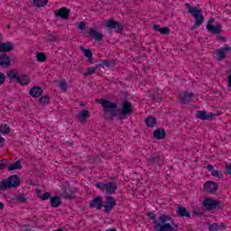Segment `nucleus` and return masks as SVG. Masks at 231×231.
<instances>
[{
  "instance_id": "f257e3e1",
  "label": "nucleus",
  "mask_w": 231,
  "mask_h": 231,
  "mask_svg": "<svg viewBox=\"0 0 231 231\" xmlns=\"http://www.w3.org/2000/svg\"><path fill=\"white\" fill-rule=\"evenodd\" d=\"M96 102L97 104H100L101 106L103 107L105 117L107 118V120H113V118L116 116V108L117 107L116 103H113L104 98L97 99Z\"/></svg>"
},
{
  "instance_id": "f03ea898",
  "label": "nucleus",
  "mask_w": 231,
  "mask_h": 231,
  "mask_svg": "<svg viewBox=\"0 0 231 231\" xmlns=\"http://www.w3.org/2000/svg\"><path fill=\"white\" fill-rule=\"evenodd\" d=\"M185 6L188 9L189 14H190V15H192L195 19L193 28H199V26L205 23V17L203 16L201 9L199 7H192L189 3H186Z\"/></svg>"
},
{
  "instance_id": "7ed1b4c3",
  "label": "nucleus",
  "mask_w": 231,
  "mask_h": 231,
  "mask_svg": "<svg viewBox=\"0 0 231 231\" xmlns=\"http://www.w3.org/2000/svg\"><path fill=\"white\" fill-rule=\"evenodd\" d=\"M21 185V180L17 175H12L8 179L0 181V190H7V189H15Z\"/></svg>"
},
{
  "instance_id": "20e7f679",
  "label": "nucleus",
  "mask_w": 231,
  "mask_h": 231,
  "mask_svg": "<svg viewBox=\"0 0 231 231\" xmlns=\"http://www.w3.org/2000/svg\"><path fill=\"white\" fill-rule=\"evenodd\" d=\"M214 18H209L208 20L206 29L208 30V33H212L213 35H219V33L223 32V24H221V23H217L214 25Z\"/></svg>"
},
{
  "instance_id": "39448f33",
  "label": "nucleus",
  "mask_w": 231,
  "mask_h": 231,
  "mask_svg": "<svg viewBox=\"0 0 231 231\" xmlns=\"http://www.w3.org/2000/svg\"><path fill=\"white\" fill-rule=\"evenodd\" d=\"M97 189L99 190H102V192H106L107 194H115L116 192V189H118V186L113 181L110 182H97L96 183Z\"/></svg>"
},
{
  "instance_id": "423d86ee",
  "label": "nucleus",
  "mask_w": 231,
  "mask_h": 231,
  "mask_svg": "<svg viewBox=\"0 0 231 231\" xmlns=\"http://www.w3.org/2000/svg\"><path fill=\"white\" fill-rule=\"evenodd\" d=\"M159 220L162 223V226H157V231H177L171 223H167V221L171 220V217L167 215H161L159 217Z\"/></svg>"
},
{
  "instance_id": "0eeeda50",
  "label": "nucleus",
  "mask_w": 231,
  "mask_h": 231,
  "mask_svg": "<svg viewBox=\"0 0 231 231\" xmlns=\"http://www.w3.org/2000/svg\"><path fill=\"white\" fill-rule=\"evenodd\" d=\"M203 207L207 210H216L221 208V201L214 200L212 198H206L202 202Z\"/></svg>"
},
{
  "instance_id": "6e6552de",
  "label": "nucleus",
  "mask_w": 231,
  "mask_h": 231,
  "mask_svg": "<svg viewBox=\"0 0 231 231\" xmlns=\"http://www.w3.org/2000/svg\"><path fill=\"white\" fill-rule=\"evenodd\" d=\"M104 207V213L109 214L116 207V200H115V198L111 196L106 197L105 205Z\"/></svg>"
},
{
  "instance_id": "1a4fd4ad",
  "label": "nucleus",
  "mask_w": 231,
  "mask_h": 231,
  "mask_svg": "<svg viewBox=\"0 0 231 231\" xmlns=\"http://www.w3.org/2000/svg\"><path fill=\"white\" fill-rule=\"evenodd\" d=\"M105 24L106 28H109V30H114L116 33H120L124 30V26L115 20H106Z\"/></svg>"
},
{
  "instance_id": "9d476101",
  "label": "nucleus",
  "mask_w": 231,
  "mask_h": 231,
  "mask_svg": "<svg viewBox=\"0 0 231 231\" xmlns=\"http://www.w3.org/2000/svg\"><path fill=\"white\" fill-rule=\"evenodd\" d=\"M217 189H219V185L215 181L208 180L204 183V192H207L208 194H214L217 192Z\"/></svg>"
},
{
  "instance_id": "9b49d317",
  "label": "nucleus",
  "mask_w": 231,
  "mask_h": 231,
  "mask_svg": "<svg viewBox=\"0 0 231 231\" xmlns=\"http://www.w3.org/2000/svg\"><path fill=\"white\" fill-rule=\"evenodd\" d=\"M90 208H97V210H102V207H104V200L102 197L94 198L89 204Z\"/></svg>"
},
{
  "instance_id": "f8f14e48",
  "label": "nucleus",
  "mask_w": 231,
  "mask_h": 231,
  "mask_svg": "<svg viewBox=\"0 0 231 231\" xmlns=\"http://www.w3.org/2000/svg\"><path fill=\"white\" fill-rule=\"evenodd\" d=\"M214 116H216V114H207V111L205 110L197 111L196 113V117L199 118V120H213Z\"/></svg>"
},
{
  "instance_id": "ddd939ff",
  "label": "nucleus",
  "mask_w": 231,
  "mask_h": 231,
  "mask_svg": "<svg viewBox=\"0 0 231 231\" xmlns=\"http://www.w3.org/2000/svg\"><path fill=\"white\" fill-rule=\"evenodd\" d=\"M132 112H133V105L126 101L122 105L120 117L122 118V116H127V115H131Z\"/></svg>"
},
{
  "instance_id": "4468645a",
  "label": "nucleus",
  "mask_w": 231,
  "mask_h": 231,
  "mask_svg": "<svg viewBox=\"0 0 231 231\" xmlns=\"http://www.w3.org/2000/svg\"><path fill=\"white\" fill-rule=\"evenodd\" d=\"M228 51H231V47L226 45L225 47L220 48L219 50L217 51V59L218 60H224L225 57H226V53Z\"/></svg>"
},
{
  "instance_id": "2eb2a0df",
  "label": "nucleus",
  "mask_w": 231,
  "mask_h": 231,
  "mask_svg": "<svg viewBox=\"0 0 231 231\" xmlns=\"http://www.w3.org/2000/svg\"><path fill=\"white\" fill-rule=\"evenodd\" d=\"M194 94L192 92H182L180 94V102L182 105L189 104L192 100Z\"/></svg>"
},
{
  "instance_id": "dca6fc26",
  "label": "nucleus",
  "mask_w": 231,
  "mask_h": 231,
  "mask_svg": "<svg viewBox=\"0 0 231 231\" xmlns=\"http://www.w3.org/2000/svg\"><path fill=\"white\" fill-rule=\"evenodd\" d=\"M207 169L209 172H211V176L213 178H217L218 180H223V171L219 170H215L214 165L212 164H208Z\"/></svg>"
},
{
  "instance_id": "f3484780",
  "label": "nucleus",
  "mask_w": 231,
  "mask_h": 231,
  "mask_svg": "<svg viewBox=\"0 0 231 231\" xmlns=\"http://www.w3.org/2000/svg\"><path fill=\"white\" fill-rule=\"evenodd\" d=\"M147 216H148V217H150L151 220H152L153 229L155 231H158V229H157L158 226H163V224H162V221H160V218L156 219V215H154V213L148 212Z\"/></svg>"
},
{
  "instance_id": "a211bd4d",
  "label": "nucleus",
  "mask_w": 231,
  "mask_h": 231,
  "mask_svg": "<svg viewBox=\"0 0 231 231\" xmlns=\"http://www.w3.org/2000/svg\"><path fill=\"white\" fill-rule=\"evenodd\" d=\"M88 117H89V111H88L86 109L81 110L80 112L76 114V118L78 120H80V122H82V124L86 123V121L88 119Z\"/></svg>"
},
{
  "instance_id": "6ab92c4d",
  "label": "nucleus",
  "mask_w": 231,
  "mask_h": 231,
  "mask_svg": "<svg viewBox=\"0 0 231 231\" xmlns=\"http://www.w3.org/2000/svg\"><path fill=\"white\" fill-rule=\"evenodd\" d=\"M55 16L60 17L61 19H68V17H69V10L66 7H62L56 11Z\"/></svg>"
},
{
  "instance_id": "aec40b11",
  "label": "nucleus",
  "mask_w": 231,
  "mask_h": 231,
  "mask_svg": "<svg viewBox=\"0 0 231 231\" xmlns=\"http://www.w3.org/2000/svg\"><path fill=\"white\" fill-rule=\"evenodd\" d=\"M88 34L90 35V37H92V39H95V41H97V42H100V41L104 39V35L102 34V32H97L95 29H90Z\"/></svg>"
},
{
  "instance_id": "412c9836",
  "label": "nucleus",
  "mask_w": 231,
  "mask_h": 231,
  "mask_svg": "<svg viewBox=\"0 0 231 231\" xmlns=\"http://www.w3.org/2000/svg\"><path fill=\"white\" fill-rule=\"evenodd\" d=\"M30 95L31 97H32L33 98H39V97H41L43 93V90L41 87H32L30 89Z\"/></svg>"
},
{
  "instance_id": "4be33fe9",
  "label": "nucleus",
  "mask_w": 231,
  "mask_h": 231,
  "mask_svg": "<svg viewBox=\"0 0 231 231\" xmlns=\"http://www.w3.org/2000/svg\"><path fill=\"white\" fill-rule=\"evenodd\" d=\"M10 57L7 54H0V66L2 68H8V66H10Z\"/></svg>"
},
{
  "instance_id": "5701e85b",
  "label": "nucleus",
  "mask_w": 231,
  "mask_h": 231,
  "mask_svg": "<svg viewBox=\"0 0 231 231\" xmlns=\"http://www.w3.org/2000/svg\"><path fill=\"white\" fill-rule=\"evenodd\" d=\"M14 51V44L10 42L0 43V52L5 53Z\"/></svg>"
},
{
  "instance_id": "b1692460",
  "label": "nucleus",
  "mask_w": 231,
  "mask_h": 231,
  "mask_svg": "<svg viewBox=\"0 0 231 231\" xmlns=\"http://www.w3.org/2000/svg\"><path fill=\"white\" fill-rule=\"evenodd\" d=\"M177 216L180 217H189L190 218V213L187 211V208L180 206L177 208Z\"/></svg>"
},
{
  "instance_id": "393cba45",
  "label": "nucleus",
  "mask_w": 231,
  "mask_h": 231,
  "mask_svg": "<svg viewBox=\"0 0 231 231\" xmlns=\"http://www.w3.org/2000/svg\"><path fill=\"white\" fill-rule=\"evenodd\" d=\"M153 30H155V32H160V33H162V35H169V33H171V30H169V27L161 28L158 24L153 25Z\"/></svg>"
},
{
  "instance_id": "a878e982",
  "label": "nucleus",
  "mask_w": 231,
  "mask_h": 231,
  "mask_svg": "<svg viewBox=\"0 0 231 231\" xmlns=\"http://www.w3.org/2000/svg\"><path fill=\"white\" fill-rule=\"evenodd\" d=\"M153 137L156 140H163L165 138V130L159 128L153 132Z\"/></svg>"
},
{
  "instance_id": "bb28decb",
  "label": "nucleus",
  "mask_w": 231,
  "mask_h": 231,
  "mask_svg": "<svg viewBox=\"0 0 231 231\" xmlns=\"http://www.w3.org/2000/svg\"><path fill=\"white\" fill-rule=\"evenodd\" d=\"M23 169V164H21V161H16L14 163L8 166L7 171H21Z\"/></svg>"
},
{
  "instance_id": "cd10ccee",
  "label": "nucleus",
  "mask_w": 231,
  "mask_h": 231,
  "mask_svg": "<svg viewBox=\"0 0 231 231\" xmlns=\"http://www.w3.org/2000/svg\"><path fill=\"white\" fill-rule=\"evenodd\" d=\"M62 201L60 200V197H52L51 198V206L53 208H57L60 207Z\"/></svg>"
},
{
  "instance_id": "c85d7f7f",
  "label": "nucleus",
  "mask_w": 231,
  "mask_h": 231,
  "mask_svg": "<svg viewBox=\"0 0 231 231\" xmlns=\"http://www.w3.org/2000/svg\"><path fill=\"white\" fill-rule=\"evenodd\" d=\"M115 66L114 60H103L101 63L98 64L99 68H113Z\"/></svg>"
},
{
  "instance_id": "c756f323",
  "label": "nucleus",
  "mask_w": 231,
  "mask_h": 231,
  "mask_svg": "<svg viewBox=\"0 0 231 231\" xmlns=\"http://www.w3.org/2000/svg\"><path fill=\"white\" fill-rule=\"evenodd\" d=\"M17 82L22 86H26L27 84H30V78H28V76L18 77Z\"/></svg>"
},
{
  "instance_id": "7c9ffc66",
  "label": "nucleus",
  "mask_w": 231,
  "mask_h": 231,
  "mask_svg": "<svg viewBox=\"0 0 231 231\" xmlns=\"http://www.w3.org/2000/svg\"><path fill=\"white\" fill-rule=\"evenodd\" d=\"M32 3L37 8H42L48 5V0H32Z\"/></svg>"
},
{
  "instance_id": "2f4dec72",
  "label": "nucleus",
  "mask_w": 231,
  "mask_h": 231,
  "mask_svg": "<svg viewBox=\"0 0 231 231\" xmlns=\"http://www.w3.org/2000/svg\"><path fill=\"white\" fill-rule=\"evenodd\" d=\"M145 124H146L147 127H155L156 118L154 116H149L146 118Z\"/></svg>"
},
{
  "instance_id": "473e14b6",
  "label": "nucleus",
  "mask_w": 231,
  "mask_h": 231,
  "mask_svg": "<svg viewBox=\"0 0 231 231\" xmlns=\"http://www.w3.org/2000/svg\"><path fill=\"white\" fill-rule=\"evenodd\" d=\"M98 66L96 67H89L86 72L83 73L84 77H89L91 75H95L97 72V69H98Z\"/></svg>"
},
{
  "instance_id": "72a5a7b5",
  "label": "nucleus",
  "mask_w": 231,
  "mask_h": 231,
  "mask_svg": "<svg viewBox=\"0 0 231 231\" xmlns=\"http://www.w3.org/2000/svg\"><path fill=\"white\" fill-rule=\"evenodd\" d=\"M83 51V55H85L88 60H93V52H91V50L89 49H84V48H80Z\"/></svg>"
},
{
  "instance_id": "f704fd0d",
  "label": "nucleus",
  "mask_w": 231,
  "mask_h": 231,
  "mask_svg": "<svg viewBox=\"0 0 231 231\" xmlns=\"http://www.w3.org/2000/svg\"><path fill=\"white\" fill-rule=\"evenodd\" d=\"M0 133L2 134H8L10 133V126H8V125H1Z\"/></svg>"
},
{
  "instance_id": "c9c22d12",
  "label": "nucleus",
  "mask_w": 231,
  "mask_h": 231,
  "mask_svg": "<svg viewBox=\"0 0 231 231\" xmlns=\"http://www.w3.org/2000/svg\"><path fill=\"white\" fill-rule=\"evenodd\" d=\"M7 77H8V79H9L10 80H14V79H16V80H17V79H19V76H18V74H17V71H14V70H9V71L7 72Z\"/></svg>"
},
{
  "instance_id": "e433bc0d",
  "label": "nucleus",
  "mask_w": 231,
  "mask_h": 231,
  "mask_svg": "<svg viewBox=\"0 0 231 231\" xmlns=\"http://www.w3.org/2000/svg\"><path fill=\"white\" fill-rule=\"evenodd\" d=\"M58 88L62 93H66L68 91V83L66 81H60Z\"/></svg>"
},
{
  "instance_id": "4c0bfd02",
  "label": "nucleus",
  "mask_w": 231,
  "mask_h": 231,
  "mask_svg": "<svg viewBox=\"0 0 231 231\" xmlns=\"http://www.w3.org/2000/svg\"><path fill=\"white\" fill-rule=\"evenodd\" d=\"M38 62H46V54L44 52H39L36 54Z\"/></svg>"
},
{
  "instance_id": "58836bf2",
  "label": "nucleus",
  "mask_w": 231,
  "mask_h": 231,
  "mask_svg": "<svg viewBox=\"0 0 231 231\" xmlns=\"http://www.w3.org/2000/svg\"><path fill=\"white\" fill-rule=\"evenodd\" d=\"M41 106H47V104H50V97L43 96L39 100Z\"/></svg>"
},
{
  "instance_id": "ea45409f",
  "label": "nucleus",
  "mask_w": 231,
  "mask_h": 231,
  "mask_svg": "<svg viewBox=\"0 0 231 231\" xmlns=\"http://www.w3.org/2000/svg\"><path fill=\"white\" fill-rule=\"evenodd\" d=\"M157 158L158 157L156 156V154H152V156H150V158L146 160L148 165H154V163H156Z\"/></svg>"
},
{
  "instance_id": "a19ab883",
  "label": "nucleus",
  "mask_w": 231,
  "mask_h": 231,
  "mask_svg": "<svg viewBox=\"0 0 231 231\" xmlns=\"http://www.w3.org/2000/svg\"><path fill=\"white\" fill-rule=\"evenodd\" d=\"M50 198H51V194L50 192H45L40 196V199H42V201H46L47 199H50Z\"/></svg>"
},
{
  "instance_id": "79ce46f5",
  "label": "nucleus",
  "mask_w": 231,
  "mask_h": 231,
  "mask_svg": "<svg viewBox=\"0 0 231 231\" xmlns=\"http://www.w3.org/2000/svg\"><path fill=\"white\" fill-rule=\"evenodd\" d=\"M15 199L18 201V203H26V198L24 195H17Z\"/></svg>"
},
{
  "instance_id": "37998d69",
  "label": "nucleus",
  "mask_w": 231,
  "mask_h": 231,
  "mask_svg": "<svg viewBox=\"0 0 231 231\" xmlns=\"http://www.w3.org/2000/svg\"><path fill=\"white\" fill-rule=\"evenodd\" d=\"M210 231H217L219 230V224L214 223L209 226Z\"/></svg>"
},
{
  "instance_id": "c03bdc74",
  "label": "nucleus",
  "mask_w": 231,
  "mask_h": 231,
  "mask_svg": "<svg viewBox=\"0 0 231 231\" xmlns=\"http://www.w3.org/2000/svg\"><path fill=\"white\" fill-rule=\"evenodd\" d=\"M5 80H6V76L0 72V86L5 84Z\"/></svg>"
},
{
  "instance_id": "a18cd8bd",
  "label": "nucleus",
  "mask_w": 231,
  "mask_h": 231,
  "mask_svg": "<svg viewBox=\"0 0 231 231\" xmlns=\"http://www.w3.org/2000/svg\"><path fill=\"white\" fill-rule=\"evenodd\" d=\"M5 142H6V140L0 135V149L4 147Z\"/></svg>"
},
{
  "instance_id": "49530a36",
  "label": "nucleus",
  "mask_w": 231,
  "mask_h": 231,
  "mask_svg": "<svg viewBox=\"0 0 231 231\" xmlns=\"http://www.w3.org/2000/svg\"><path fill=\"white\" fill-rule=\"evenodd\" d=\"M84 28H86V23H84V22H81V23L79 24V30H84Z\"/></svg>"
},
{
  "instance_id": "de8ad7c7",
  "label": "nucleus",
  "mask_w": 231,
  "mask_h": 231,
  "mask_svg": "<svg viewBox=\"0 0 231 231\" xmlns=\"http://www.w3.org/2000/svg\"><path fill=\"white\" fill-rule=\"evenodd\" d=\"M218 230H226V226H225V224H223V223L220 224Z\"/></svg>"
},
{
  "instance_id": "09e8293b",
  "label": "nucleus",
  "mask_w": 231,
  "mask_h": 231,
  "mask_svg": "<svg viewBox=\"0 0 231 231\" xmlns=\"http://www.w3.org/2000/svg\"><path fill=\"white\" fill-rule=\"evenodd\" d=\"M4 169H6V164L0 162V171H4Z\"/></svg>"
},
{
  "instance_id": "8fccbe9b",
  "label": "nucleus",
  "mask_w": 231,
  "mask_h": 231,
  "mask_svg": "<svg viewBox=\"0 0 231 231\" xmlns=\"http://www.w3.org/2000/svg\"><path fill=\"white\" fill-rule=\"evenodd\" d=\"M226 169L228 174L231 175V165H226Z\"/></svg>"
},
{
  "instance_id": "3c124183",
  "label": "nucleus",
  "mask_w": 231,
  "mask_h": 231,
  "mask_svg": "<svg viewBox=\"0 0 231 231\" xmlns=\"http://www.w3.org/2000/svg\"><path fill=\"white\" fill-rule=\"evenodd\" d=\"M228 87L231 88V74L228 77Z\"/></svg>"
},
{
  "instance_id": "603ef678",
  "label": "nucleus",
  "mask_w": 231,
  "mask_h": 231,
  "mask_svg": "<svg viewBox=\"0 0 231 231\" xmlns=\"http://www.w3.org/2000/svg\"><path fill=\"white\" fill-rule=\"evenodd\" d=\"M64 197H65V198H71V195H69L68 193H65V194H64Z\"/></svg>"
},
{
  "instance_id": "864d4df0",
  "label": "nucleus",
  "mask_w": 231,
  "mask_h": 231,
  "mask_svg": "<svg viewBox=\"0 0 231 231\" xmlns=\"http://www.w3.org/2000/svg\"><path fill=\"white\" fill-rule=\"evenodd\" d=\"M5 208V204L1 203L0 202V209L4 208Z\"/></svg>"
},
{
  "instance_id": "5fc2aeb1",
  "label": "nucleus",
  "mask_w": 231,
  "mask_h": 231,
  "mask_svg": "<svg viewBox=\"0 0 231 231\" xmlns=\"http://www.w3.org/2000/svg\"><path fill=\"white\" fill-rule=\"evenodd\" d=\"M36 194L39 196V194H41V189H37Z\"/></svg>"
},
{
  "instance_id": "6e6d98bb",
  "label": "nucleus",
  "mask_w": 231,
  "mask_h": 231,
  "mask_svg": "<svg viewBox=\"0 0 231 231\" xmlns=\"http://www.w3.org/2000/svg\"><path fill=\"white\" fill-rule=\"evenodd\" d=\"M174 226H175V228H178V225H175Z\"/></svg>"
},
{
  "instance_id": "4d7b16f0",
  "label": "nucleus",
  "mask_w": 231,
  "mask_h": 231,
  "mask_svg": "<svg viewBox=\"0 0 231 231\" xmlns=\"http://www.w3.org/2000/svg\"><path fill=\"white\" fill-rule=\"evenodd\" d=\"M7 28H10V25H8Z\"/></svg>"
}]
</instances>
